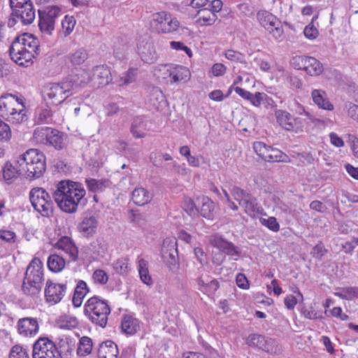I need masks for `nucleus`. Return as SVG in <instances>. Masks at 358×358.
<instances>
[{"instance_id":"1","label":"nucleus","mask_w":358,"mask_h":358,"mask_svg":"<svg viewBox=\"0 0 358 358\" xmlns=\"http://www.w3.org/2000/svg\"><path fill=\"white\" fill-rule=\"evenodd\" d=\"M86 194L82 183L69 180L60 181L53 197L59 208L67 213H73Z\"/></svg>"},{"instance_id":"2","label":"nucleus","mask_w":358,"mask_h":358,"mask_svg":"<svg viewBox=\"0 0 358 358\" xmlns=\"http://www.w3.org/2000/svg\"><path fill=\"white\" fill-rule=\"evenodd\" d=\"M0 115L11 124H19L28 120L24 99L20 95L5 94L0 96Z\"/></svg>"},{"instance_id":"3","label":"nucleus","mask_w":358,"mask_h":358,"mask_svg":"<svg viewBox=\"0 0 358 358\" xmlns=\"http://www.w3.org/2000/svg\"><path fill=\"white\" fill-rule=\"evenodd\" d=\"M17 164L23 176L30 179L41 177L46 169V157L37 149H29L20 156Z\"/></svg>"},{"instance_id":"4","label":"nucleus","mask_w":358,"mask_h":358,"mask_svg":"<svg viewBox=\"0 0 358 358\" xmlns=\"http://www.w3.org/2000/svg\"><path fill=\"white\" fill-rule=\"evenodd\" d=\"M43 281V263L34 258L27 268L22 285V291L27 296H36L41 292Z\"/></svg>"},{"instance_id":"5","label":"nucleus","mask_w":358,"mask_h":358,"mask_svg":"<svg viewBox=\"0 0 358 358\" xmlns=\"http://www.w3.org/2000/svg\"><path fill=\"white\" fill-rule=\"evenodd\" d=\"M110 313V308L105 300L99 296L90 298L84 306V314L94 324L104 328Z\"/></svg>"},{"instance_id":"6","label":"nucleus","mask_w":358,"mask_h":358,"mask_svg":"<svg viewBox=\"0 0 358 358\" xmlns=\"http://www.w3.org/2000/svg\"><path fill=\"white\" fill-rule=\"evenodd\" d=\"M29 200L34 208L42 216L53 214L54 203L50 195L41 187H34L29 192Z\"/></svg>"},{"instance_id":"7","label":"nucleus","mask_w":358,"mask_h":358,"mask_svg":"<svg viewBox=\"0 0 358 358\" xmlns=\"http://www.w3.org/2000/svg\"><path fill=\"white\" fill-rule=\"evenodd\" d=\"M77 87L73 80H66L61 83H52L46 89L48 104L57 106L72 94L74 87Z\"/></svg>"},{"instance_id":"8","label":"nucleus","mask_w":358,"mask_h":358,"mask_svg":"<svg viewBox=\"0 0 358 358\" xmlns=\"http://www.w3.org/2000/svg\"><path fill=\"white\" fill-rule=\"evenodd\" d=\"M12 15L23 25L31 24L36 17V10L31 0H9Z\"/></svg>"},{"instance_id":"9","label":"nucleus","mask_w":358,"mask_h":358,"mask_svg":"<svg viewBox=\"0 0 358 358\" xmlns=\"http://www.w3.org/2000/svg\"><path fill=\"white\" fill-rule=\"evenodd\" d=\"M261 26L265 28L275 39H281L284 30L281 21L272 13L266 10H259L257 15Z\"/></svg>"},{"instance_id":"10","label":"nucleus","mask_w":358,"mask_h":358,"mask_svg":"<svg viewBox=\"0 0 358 358\" xmlns=\"http://www.w3.org/2000/svg\"><path fill=\"white\" fill-rule=\"evenodd\" d=\"M33 358H60L57 345L46 337L39 338L33 345Z\"/></svg>"},{"instance_id":"11","label":"nucleus","mask_w":358,"mask_h":358,"mask_svg":"<svg viewBox=\"0 0 358 358\" xmlns=\"http://www.w3.org/2000/svg\"><path fill=\"white\" fill-rule=\"evenodd\" d=\"M60 13V9L57 6L38 10V27L43 34L51 35L55 29V19Z\"/></svg>"},{"instance_id":"12","label":"nucleus","mask_w":358,"mask_h":358,"mask_svg":"<svg viewBox=\"0 0 358 358\" xmlns=\"http://www.w3.org/2000/svg\"><path fill=\"white\" fill-rule=\"evenodd\" d=\"M253 149L262 159L268 162H285V158L287 157L280 150L273 148L260 141L254 143Z\"/></svg>"},{"instance_id":"13","label":"nucleus","mask_w":358,"mask_h":358,"mask_svg":"<svg viewBox=\"0 0 358 358\" xmlns=\"http://www.w3.org/2000/svg\"><path fill=\"white\" fill-rule=\"evenodd\" d=\"M294 62H299V64L301 63V65H299V69H303L312 76H319L324 71L322 64L313 57L296 56L294 57Z\"/></svg>"},{"instance_id":"14","label":"nucleus","mask_w":358,"mask_h":358,"mask_svg":"<svg viewBox=\"0 0 358 358\" xmlns=\"http://www.w3.org/2000/svg\"><path fill=\"white\" fill-rule=\"evenodd\" d=\"M210 244L217 248L220 252L229 256L239 257L241 251L238 247L236 246L233 243L224 239L221 235L215 234L210 238Z\"/></svg>"},{"instance_id":"15","label":"nucleus","mask_w":358,"mask_h":358,"mask_svg":"<svg viewBox=\"0 0 358 358\" xmlns=\"http://www.w3.org/2000/svg\"><path fill=\"white\" fill-rule=\"evenodd\" d=\"M66 289L65 284H57L51 280H47L44 292L46 301L55 304L59 303L64 296Z\"/></svg>"},{"instance_id":"16","label":"nucleus","mask_w":358,"mask_h":358,"mask_svg":"<svg viewBox=\"0 0 358 358\" xmlns=\"http://www.w3.org/2000/svg\"><path fill=\"white\" fill-rule=\"evenodd\" d=\"M90 78L91 81L99 87L107 85L111 80L110 70L104 66L94 67Z\"/></svg>"},{"instance_id":"17","label":"nucleus","mask_w":358,"mask_h":358,"mask_svg":"<svg viewBox=\"0 0 358 358\" xmlns=\"http://www.w3.org/2000/svg\"><path fill=\"white\" fill-rule=\"evenodd\" d=\"M55 248L64 250L69 255L71 261L76 262L78 259V249L70 237L66 236L61 237L55 244Z\"/></svg>"},{"instance_id":"18","label":"nucleus","mask_w":358,"mask_h":358,"mask_svg":"<svg viewBox=\"0 0 358 358\" xmlns=\"http://www.w3.org/2000/svg\"><path fill=\"white\" fill-rule=\"evenodd\" d=\"M18 331L24 336L36 334L38 331V323L36 318L24 317L17 322Z\"/></svg>"},{"instance_id":"19","label":"nucleus","mask_w":358,"mask_h":358,"mask_svg":"<svg viewBox=\"0 0 358 358\" xmlns=\"http://www.w3.org/2000/svg\"><path fill=\"white\" fill-rule=\"evenodd\" d=\"M117 345L112 341L102 342L98 349V358H118Z\"/></svg>"},{"instance_id":"20","label":"nucleus","mask_w":358,"mask_h":358,"mask_svg":"<svg viewBox=\"0 0 358 358\" xmlns=\"http://www.w3.org/2000/svg\"><path fill=\"white\" fill-rule=\"evenodd\" d=\"M138 52L141 59L148 64L154 63L157 58V52L152 43L146 42L139 44L138 45Z\"/></svg>"},{"instance_id":"21","label":"nucleus","mask_w":358,"mask_h":358,"mask_svg":"<svg viewBox=\"0 0 358 358\" xmlns=\"http://www.w3.org/2000/svg\"><path fill=\"white\" fill-rule=\"evenodd\" d=\"M20 176H23V173L20 171V165L18 164L17 167H15L10 162L7 161L2 168V177L4 182L8 185H10Z\"/></svg>"},{"instance_id":"22","label":"nucleus","mask_w":358,"mask_h":358,"mask_svg":"<svg viewBox=\"0 0 358 358\" xmlns=\"http://www.w3.org/2000/svg\"><path fill=\"white\" fill-rule=\"evenodd\" d=\"M68 144V136L66 134L53 129L50 131L48 145H52L57 150H63Z\"/></svg>"},{"instance_id":"23","label":"nucleus","mask_w":358,"mask_h":358,"mask_svg":"<svg viewBox=\"0 0 358 358\" xmlns=\"http://www.w3.org/2000/svg\"><path fill=\"white\" fill-rule=\"evenodd\" d=\"M275 116L278 123L287 131H293L296 124L295 119L286 110H277Z\"/></svg>"},{"instance_id":"24","label":"nucleus","mask_w":358,"mask_h":358,"mask_svg":"<svg viewBox=\"0 0 358 358\" xmlns=\"http://www.w3.org/2000/svg\"><path fill=\"white\" fill-rule=\"evenodd\" d=\"M97 226L98 221L94 216H86L80 223L79 229L80 231L83 233V236L90 237L96 234Z\"/></svg>"},{"instance_id":"25","label":"nucleus","mask_w":358,"mask_h":358,"mask_svg":"<svg viewBox=\"0 0 358 358\" xmlns=\"http://www.w3.org/2000/svg\"><path fill=\"white\" fill-rule=\"evenodd\" d=\"M239 204L245 208V213L250 216L260 213L263 210L259 206L257 199L251 194L242 201H239Z\"/></svg>"},{"instance_id":"26","label":"nucleus","mask_w":358,"mask_h":358,"mask_svg":"<svg viewBox=\"0 0 358 358\" xmlns=\"http://www.w3.org/2000/svg\"><path fill=\"white\" fill-rule=\"evenodd\" d=\"M85 182L88 190L94 193L102 192L111 185V182L108 179L88 178Z\"/></svg>"},{"instance_id":"27","label":"nucleus","mask_w":358,"mask_h":358,"mask_svg":"<svg viewBox=\"0 0 358 358\" xmlns=\"http://www.w3.org/2000/svg\"><path fill=\"white\" fill-rule=\"evenodd\" d=\"M152 199V194L143 187L136 188L132 192V200L138 206L148 203Z\"/></svg>"},{"instance_id":"28","label":"nucleus","mask_w":358,"mask_h":358,"mask_svg":"<svg viewBox=\"0 0 358 358\" xmlns=\"http://www.w3.org/2000/svg\"><path fill=\"white\" fill-rule=\"evenodd\" d=\"M121 327L124 333L132 335L140 330L141 325L138 319L129 315L122 320Z\"/></svg>"},{"instance_id":"29","label":"nucleus","mask_w":358,"mask_h":358,"mask_svg":"<svg viewBox=\"0 0 358 358\" xmlns=\"http://www.w3.org/2000/svg\"><path fill=\"white\" fill-rule=\"evenodd\" d=\"M22 43L23 45L34 53V55L38 56L41 52L39 41L33 34L29 33H24L22 34Z\"/></svg>"},{"instance_id":"30","label":"nucleus","mask_w":358,"mask_h":358,"mask_svg":"<svg viewBox=\"0 0 358 358\" xmlns=\"http://www.w3.org/2000/svg\"><path fill=\"white\" fill-rule=\"evenodd\" d=\"M196 16L198 17L197 22L201 26L211 25L217 18L216 14L210 10L208 7L199 10Z\"/></svg>"},{"instance_id":"31","label":"nucleus","mask_w":358,"mask_h":358,"mask_svg":"<svg viewBox=\"0 0 358 358\" xmlns=\"http://www.w3.org/2000/svg\"><path fill=\"white\" fill-rule=\"evenodd\" d=\"M312 97L314 103L320 108L328 110H332L334 109V106L327 99L326 93L324 91L314 90L312 92Z\"/></svg>"},{"instance_id":"32","label":"nucleus","mask_w":358,"mask_h":358,"mask_svg":"<svg viewBox=\"0 0 358 358\" xmlns=\"http://www.w3.org/2000/svg\"><path fill=\"white\" fill-rule=\"evenodd\" d=\"M214 208L215 203L210 199L207 196H203L201 198V206L200 210H199V213H200L203 217L208 220H213Z\"/></svg>"},{"instance_id":"33","label":"nucleus","mask_w":358,"mask_h":358,"mask_svg":"<svg viewBox=\"0 0 358 358\" xmlns=\"http://www.w3.org/2000/svg\"><path fill=\"white\" fill-rule=\"evenodd\" d=\"M47 264L50 271L58 273L65 267L66 262L61 256L52 254L49 256Z\"/></svg>"},{"instance_id":"34","label":"nucleus","mask_w":358,"mask_h":358,"mask_svg":"<svg viewBox=\"0 0 358 358\" xmlns=\"http://www.w3.org/2000/svg\"><path fill=\"white\" fill-rule=\"evenodd\" d=\"M38 57L32 52H24L17 53V55L12 57L11 59L17 65L21 66H29L34 62L33 59Z\"/></svg>"},{"instance_id":"35","label":"nucleus","mask_w":358,"mask_h":358,"mask_svg":"<svg viewBox=\"0 0 358 358\" xmlns=\"http://www.w3.org/2000/svg\"><path fill=\"white\" fill-rule=\"evenodd\" d=\"M56 345L57 352L60 354V358H62V356L70 358L75 347L72 341L68 338L62 339Z\"/></svg>"},{"instance_id":"36","label":"nucleus","mask_w":358,"mask_h":358,"mask_svg":"<svg viewBox=\"0 0 358 358\" xmlns=\"http://www.w3.org/2000/svg\"><path fill=\"white\" fill-rule=\"evenodd\" d=\"M52 129L48 127H38L35 129L33 137L37 143L48 145L50 131Z\"/></svg>"},{"instance_id":"37","label":"nucleus","mask_w":358,"mask_h":358,"mask_svg":"<svg viewBox=\"0 0 358 358\" xmlns=\"http://www.w3.org/2000/svg\"><path fill=\"white\" fill-rule=\"evenodd\" d=\"M169 76L171 80L176 83L179 81H187L189 78L190 73L189 70L184 66H177L170 72Z\"/></svg>"},{"instance_id":"38","label":"nucleus","mask_w":358,"mask_h":358,"mask_svg":"<svg viewBox=\"0 0 358 358\" xmlns=\"http://www.w3.org/2000/svg\"><path fill=\"white\" fill-rule=\"evenodd\" d=\"M92 349V341L87 336H83L80 338L79 345L77 349V355L79 357H85L91 353Z\"/></svg>"},{"instance_id":"39","label":"nucleus","mask_w":358,"mask_h":358,"mask_svg":"<svg viewBox=\"0 0 358 358\" xmlns=\"http://www.w3.org/2000/svg\"><path fill=\"white\" fill-rule=\"evenodd\" d=\"M138 273L141 280L147 285H151L153 283L152 279L149 274L148 268V262L144 259L138 260Z\"/></svg>"},{"instance_id":"40","label":"nucleus","mask_w":358,"mask_h":358,"mask_svg":"<svg viewBox=\"0 0 358 358\" xmlns=\"http://www.w3.org/2000/svg\"><path fill=\"white\" fill-rule=\"evenodd\" d=\"M172 253L162 255V257L165 262L166 265L171 271L178 270L179 266V259L178 250H172Z\"/></svg>"},{"instance_id":"41","label":"nucleus","mask_w":358,"mask_h":358,"mask_svg":"<svg viewBox=\"0 0 358 358\" xmlns=\"http://www.w3.org/2000/svg\"><path fill=\"white\" fill-rule=\"evenodd\" d=\"M264 343L262 350L267 353L271 355H278L282 351L281 346L279 345L278 342L273 338L266 337Z\"/></svg>"},{"instance_id":"42","label":"nucleus","mask_w":358,"mask_h":358,"mask_svg":"<svg viewBox=\"0 0 358 358\" xmlns=\"http://www.w3.org/2000/svg\"><path fill=\"white\" fill-rule=\"evenodd\" d=\"M90 249L96 255L104 254L107 250L106 244L102 237H97L94 241L90 243Z\"/></svg>"},{"instance_id":"43","label":"nucleus","mask_w":358,"mask_h":358,"mask_svg":"<svg viewBox=\"0 0 358 358\" xmlns=\"http://www.w3.org/2000/svg\"><path fill=\"white\" fill-rule=\"evenodd\" d=\"M266 338V337L260 334H250L247 343L251 347H255L262 350Z\"/></svg>"},{"instance_id":"44","label":"nucleus","mask_w":358,"mask_h":358,"mask_svg":"<svg viewBox=\"0 0 358 358\" xmlns=\"http://www.w3.org/2000/svg\"><path fill=\"white\" fill-rule=\"evenodd\" d=\"M180 22L176 18L172 19L171 15H169V20H167L164 24L162 25V28L159 31L162 33H171L173 32L179 27Z\"/></svg>"},{"instance_id":"45","label":"nucleus","mask_w":358,"mask_h":358,"mask_svg":"<svg viewBox=\"0 0 358 358\" xmlns=\"http://www.w3.org/2000/svg\"><path fill=\"white\" fill-rule=\"evenodd\" d=\"M143 126V125L141 119L136 118L134 120L131 127V132L135 138H138L145 136V132Z\"/></svg>"},{"instance_id":"46","label":"nucleus","mask_w":358,"mask_h":358,"mask_svg":"<svg viewBox=\"0 0 358 358\" xmlns=\"http://www.w3.org/2000/svg\"><path fill=\"white\" fill-rule=\"evenodd\" d=\"M172 250H178L177 241L175 238L164 239L162 245L161 255L171 254V252L172 253Z\"/></svg>"},{"instance_id":"47","label":"nucleus","mask_w":358,"mask_h":358,"mask_svg":"<svg viewBox=\"0 0 358 358\" xmlns=\"http://www.w3.org/2000/svg\"><path fill=\"white\" fill-rule=\"evenodd\" d=\"M12 136L9 125L0 118V142H8Z\"/></svg>"},{"instance_id":"48","label":"nucleus","mask_w":358,"mask_h":358,"mask_svg":"<svg viewBox=\"0 0 358 358\" xmlns=\"http://www.w3.org/2000/svg\"><path fill=\"white\" fill-rule=\"evenodd\" d=\"M87 58V53L85 50H78L70 56V60L73 65L83 64Z\"/></svg>"},{"instance_id":"49","label":"nucleus","mask_w":358,"mask_h":358,"mask_svg":"<svg viewBox=\"0 0 358 358\" xmlns=\"http://www.w3.org/2000/svg\"><path fill=\"white\" fill-rule=\"evenodd\" d=\"M182 208L190 216H195L199 214V208L194 201L190 198H186L183 202Z\"/></svg>"},{"instance_id":"50","label":"nucleus","mask_w":358,"mask_h":358,"mask_svg":"<svg viewBox=\"0 0 358 358\" xmlns=\"http://www.w3.org/2000/svg\"><path fill=\"white\" fill-rule=\"evenodd\" d=\"M36 113L38 122L48 123L51 119V110L48 106L45 108H38L36 110Z\"/></svg>"},{"instance_id":"51","label":"nucleus","mask_w":358,"mask_h":358,"mask_svg":"<svg viewBox=\"0 0 358 358\" xmlns=\"http://www.w3.org/2000/svg\"><path fill=\"white\" fill-rule=\"evenodd\" d=\"M23 44L22 43V34L15 37L13 41L12 42L11 45L9 48V54L10 58L17 55V53H20L21 50L22 49Z\"/></svg>"},{"instance_id":"52","label":"nucleus","mask_w":358,"mask_h":358,"mask_svg":"<svg viewBox=\"0 0 358 358\" xmlns=\"http://www.w3.org/2000/svg\"><path fill=\"white\" fill-rule=\"evenodd\" d=\"M9 358H30L28 352L23 347L15 345L10 352Z\"/></svg>"},{"instance_id":"53","label":"nucleus","mask_w":358,"mask_h":358,"mask_svg":"<svg viewBox=\"0 0 358 358\" xmlns=\"http://www.w3.org/2000/svg\"><path fill=\"white\" fill-rule=\"evenodd\" d=\"M315 18L316 19L317 17L315 16L313 17L311 22L308 24L303 30L304 36L310 40L315 39L319 34L317 29L313 24V20Z\"/></svg>"},{"instance_id":"54","label":"nucleus","mask_w":358,"mask_h":358,"mask_svg":"<svg viewBox=\"0 0 358 358\" xmlns=\"http://www.w3.org/2000/svg\"><path fill=\"white\" fill-rule=\"evenodd\" d=\"M260 222L273 231L277 232L280 229V225L274 217H269L268 219L261 218Z\"/></svg>"},{"instance_id":"55","label":"nucleus","mask_w":358,"mask_h":358,"mask_svg":"<svg viewBox=\"0 0 358 358\" xmlns=\"http://www.w3.org/2000/svg\"><path fill=\"white\" fill-rule=\"evenodd\" d=\"M87 292H89V288L87 287V283L80 280L75 288L73 294L77 296L79 299H83Z\"/></svg>"},{"instance_id":"56","label":"nucleus","mask_w":358,"mask_h":358,"mask_svg":"<svg viewBox=\"0 0 358 358\" xmlns=\"http://www.w3.org/2000/svg\"><path fill=\"white\" fill-rule=\"evenodd\" d=\"M231 194L234 196L235 199L239 201H242L250 194L248 192L245 191L239 187L234 186L231 189Z\"/></svg>"},{"instance_id":"57","label":"nucleus","mask_w":358,"mask_h":358,"mask_svg":"<svg viewBox=\"0 0 358 358\" xmlns=\"http://www.w3.org/2000/svg\"><path fill=\"white\" fill-rule=\"evenodd\" d=\"M92 277L96 282L101 285H105L108 280V275L103 270L101 269L96 270L94 272Z\"/></svg>"},{"instance_id":"58","label":"nucleus","mask_w":358,"mask_h":358,"mask_svg":"<svg viewBox=\"0 0 358 358\" xmlns=\"http://www.w3.org/2000/svg\"><path fill=\"white\" fill-rule=\"evenodd\" d=\"M225 57L227 59L236 62H243V55L234 50H228L225 52Z\"/></svg>"},{"instance_id":"59","label":"nucleus","mask_w":358,"mask_h":358,"mask_svg":"<svg viewBox=\"0 0 358 358\" xmlns=\"http://www.w3.org/2000/svg\"><path fill=\"white\" fill-rule=\"evenodd\" d=\"M266 99V94L263 92H256L255 94L251 93L250 99L248 100L255 106H259L263 99Z\"/></svg>"},{"instance_id":"60","label":"nucleus","mask_w":358,"mask_h":358,"mask_svg":"<svg viewBox=\"0 0 358 358\" xmlns=\"http://www.w3.org/2000/svg\"><path fill=\"white\" fill-rule=\"evenodd\" d=\"M62 28L65 29L64 35H69L73 31L75 25V22L73 20V17H68L66 16L64 20H63L62 22Z\"/></svg>"},{"instance_id":"61","label":"nucleus","mask_w":358,"mask_h":358,"mask_svg":"<svg viewBox=\"0 0 358 358\" xmlns=\"http://www.w3.org/2000/svg\"><path fill=\"white\" fill-rule=\"evenodd\" d=\"M314 256L319 260L322 259V257L327 252V250L324 248V244L322 241H320L315 245L313 248Z\"/></svg>"},{"instance_id":"62","label":"nucleus","mask_w":358,"mask_h":358,"mask_svg":"<svg viewBox=\"0 0 358 358\" xmlns=\"http://www.w3.org/2000/svg\"><path fill=\"white\" fill-rule=\"evenodd\" d=\"M0 238L7 243H13L15 242L16 235L13 231H11L1 230Z\"/></svg>"},{"instance_id":"63","label":"nucleus","mask_w":358,"mask_h":358,"mask_svg":"<svg viewBox=\"0 0 358 358\" xmlns=\"http://www.w3.org/2000/svg\"><path fill=\"white\" fill-rule=\"evenodd\" d=\"M167 20H169V15L164 12L158 13L153 15V20L158 23L156 27L158 31H159V29L162 28V25H163L164 22Z\"/></svg>"},{"instance_id":"64","label":"nucleus","mask_w":358,"mask_h":358,"mask_svg":"<svg viewBox=\"0 0 358 358\" xmlns=\"http://www.w3.org/2000/svg\"><path fill=\"white\" fill-rule=\"evenodd\" d=\"M236 285L238 287H240L241 289H244L249 288V286H250L249 281H248V278H246V276L243 273H238L236 275Z\"/></svg>"}]
</instances>
